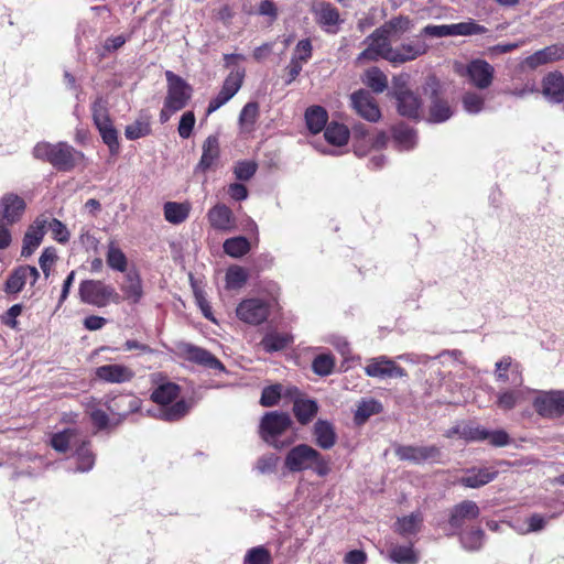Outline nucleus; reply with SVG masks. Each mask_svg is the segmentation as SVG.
Wrapping results in <instances>:
<instances>
[{
	"label": "nucleus",
	"mask_w": 564,
	"mask_h": 564,
	"mask_svg": "<svg viewBox=\"0 0 564 564\" xmlns=\"http://www.w3.org/2000/svg\"><path fill=\"white\" fill-rule=\"evenodd\" d=\"M389 558L397 564H415L417 562V556L411 545L392 546Z\"/></svg>",
	"instance_id": "ea45409f"
},
{
	"label": "nucleus",
	"mask_w": 564,
	"mask_h": 564,
	"mask_svg": "<svg viewBox=\"0 0 564 564\" xmlns=\"http://www.w3.org/2000/svg\"><path fill=\"white\" fill-rule=\"evenodd\" d=\"M376 47L379 50L377 53L372 54V61L383 58L394 66L414 61L424 55L429 50V45L421 40L403 42L394 47L392 45L386 47L384 43L382 45H377Z\"/></svg>",
	"instance_id": "39448f33"
},
{
	"label": "nucleus",
	"mask_w": 564,
	"mask_h": 564,
	"mask_svg": "<svg viewBox=\"0 0 564 564\" xmlns=\"http://www.w3.org/2000/svg\"><path fill=\"white\" fill-rule=\"evenodd\" d=\"M249 250L250 242L242 236L229 238L224 242V251L232 258H240L248 253Z\"/></svg>",
	"instance_id": "a19ab883"
},
{
	"label": "nucleus",
	"mask_w": 564,
	"mask_h": 564,
	"mask_svg": "<svg viewBox=\"0 0 564 564\" xmlns=\"http://www.w3.org/2000/svg\"><path fill=\"white\" fill-rule=\"evenodd\" d=\"M453 115L451 107L446 101L435 99L430 109V120L432 122H443Z\"/></svg>",
	"instance_id": "de8ad7c7"
},
{
	"label": "nucleus",
	"mask_w": 564,
	"mask_h": 564,
	"mask_svg": "<svg viewBox=\"0 0 564 564\" xmlns=\"http://www.w3.org/2000/svg\"><path fill=\"white\" fill-rule=\"evenodd\" d=\"M121 302L127 301L131 304H137L143 296V288L140 275L137 272L130 271L124 275L120 284Z\"/></svg>",
	"instance_id": "5701e85b"
},
{
	"label": "nucleus",
	"mask_w": 564,
	"mask_h": 564,
	"mask_svg": "<svg viewBox=\"0 0 564 564\" xmlns=\"http://www.w3.org/2000/svg\"><path fill=\"white\" fill-rule=\"evenodd\" d=\"M542 93L551 102L560 104L564 100V76L554 72L543 79Z\"/></svg>",
	"instance_id": "393cba45"
},
{
	"label": "nucleus",
	"mask_w": 564,
	"mask_h": 564,
	"mask_svg": "<svg viewBox=\"0 0 564 564\" xmlns=\"http://www.w3.org/2000/svg\"><path fill=\"white\" fill-rule=\"evenodd\" d=\"M466 73L473 85L479 89H485L492 83L495 68L485 59L478 58L468 64Z\"/></svg>",
	"instance_id": "f3484780"
},
{
	"label": "nucleus",
	"mask_w": 564,
	"mask_h": 564,
	"mask_svg": "<svg viewBox=\"0 0 564 564\" xmlns=\"http://www.w3.org/2000/svg\"><path fill=\"white\" fill-rule=\"evenodd\" d=\"M327 112L319 106H313L305 112L307 128L312 133L321 132L327 122Z\"/></svg>",
	"instance_id": "f704fd0d"
},
{
	"label": "nucleus",
	"mask_w": 564,
	"mask_h": 564,
	"mask_svg": "<svg viewBox=\"0 0 564 564\" xmlns=\"http://www.w3.org/2000/svg\"><path fill=\"white\" fill-rule=\"evenodd\" d=\"M538 414L547 419L564 415V391L539 392L533 401Z\"/></svg>",
	"instance_id": "9d476101"
},
{
	"label": "nucleus",
	"mask_w": 564,
	"mask_h": 564,
	"mask_svg": "<svg viewBox=\"0 0 564 564\" xmlns=\"http://www.w3.org/2000/svg\"><path fill=\"white\" fill-rule=\"evenodd\" d=\"M312 53L313 46L311 40L304 39L297 42L293 50L291 61L286 66V72L289 75L288 83L295 80L302 70L303 65L311 59Z\"/></svg>",
	"instance_id": "dca6fc26"
},
{
	"label": "nucleus",
	"mask_w": 564,
	"mask_h": 564,
	"mask_svg": "<svg viewBox=\"0 0 564 564\" xmlns=\"http://www.w3.org/2000/svg\"><path fill=\"white\" fill-rule=\"evenodd\" d=\"M48 229L51 230L53 238L59 243H66L69 240L70 234L67 227L58 219H47Z\"/></svg>",
	"instance_id": "6e6d98bb"
},
{
	"label": "nucleus",
	"mask_w": 564,
	"mask_h": 564,
	"mask_svg": "<svg viewBox=\"0 0 564 564\" xmlns=\"http://www.w3.org/2000/svg\"><path fill=\"white\" fill-rule=\"evenodd\" d=\"M164 217L174 225L185 221L191 212L189 203L167 202L164 204Z\"/></svg>",
	"instance_id": "2f4dec72"
},
{
	"label": "nucleus",
	"mask_w": 564,
	"mask_h": 564,
	"mask_svg": "<svg viewBox=\"0 0 564 564\" xmlns=\"http://www.w3.org/2000/svg\"><path fill=\"white\" fill-rule=\"evenodd\" d=\"M564 58V45L554 44L536 51L524 59V64L530 68H536L541 65L552 63Z\"/></svg>",
	"instance_id": "412c9836"
},
{
	"label": "nucleus",
	"mask_w": 564,
	"mask_h": 564,
	"mask_svg": "<svg viewBox=\"0 0 564 564\" xmlns=\"http://www.w3.org/2000/svg\"><path fill=\"white\" fill-rule=\"evenodd\" d=\"M25 202L17 194L8 193L0 198V220L7 225L18 223L25 210Z\"/></svg>",
	"instance_id": "ddd939ff"
},
{
	"label": "nucleus",
	"mask_w": 564,
	"mask_h": 564,
	"mask_svg": "<svg viewBox=\"0 0 564 564\" xmlns=\"http://www.w3.org/2000/svg\"><path fill=\"white\" fill-rule=\"evenodd\" d=\"M247 281V272L243 268L235 265L226 273V286L228 289H240Z\"/></svg>",
	"instance_id": "09e8293b"
},
{
	"label": "nucleus",
	"mask_w": 564,
	"mask_h": 564,
	"mask_svg": "<svg viewBox=\"0 0 564 564\" xmlns=\"http://www.w3.org/2000/svg\"><path fill=\"white\" fill-rule=\"evenodd\" d=\"M366 373L370 377H401L403 371L399 368L394 361L386 359L383 357L372 359L371 362L366 367Z\"/></svg>",
	"instance_id": "a878e982"
},
{
	"label": "nucleus",
	"mask_w": 564,
	"mask_h": 564,
	"mask_svg": "<svg viewBox=\"0 0 564 564\" xmlns=\"http://www.w3.org/2000/svg\"><path fill=\"white\" fill-rule=\"evenodd\" d=\"M412 28L413 22L408 17L399 15L390 19L365 40L364 43L367 44V47L358 55L357 62L361 63L365 59H373L372 54L379 50L376 47L377 45L384 43V46L388 47L392 45V41L410 32Z\"/></svg>",
	"instance_id": "f257e3e1"
},
{
	"label": "nucleus",
	"mask_w": 564,
	"mask_h": 564,
	"mask_svg": "<svg viewBox=\"0 0 564 564\" xmlns=\"http://www.w3.org/2000/svg\"><path fill=\"white\" fill-rule=\"evenodd\" d=\"M107 101L102 98H97L93 106H91V111H93V119H94V122L95 124H100V123H105L107 121L110 120L109 118V115H108V108H107Z\"/></svg>",
	"instance_id": "13d9d810"
},
{
	"label": "nucleus",
	"mask_w": 564,
	"mask_h": 564,
	"mask_svg": "<svg viewBox=\"0 0 564 564\" xmlns=\"http://www.w3.org/2000/svg\"><path fill=\"white\" fill-rule=\"evenodd\" d=\"M284 465L293 473L313 469L322 477L330 471L328 462L318 451L307 444H300L291 448L285 456Z\"/></svg>",
	"instance_id": "f03ea898"
},
{
	"label": "nucleus",
	"mask_w": 564,
	"mask_h": 564,
	"mask_svg": "<svg viewBox=\"0 0 564 564\" xmlns=\"http://www.w3.org/2000/svg\"><path fill=\"white\" fill-rule=\"evenodd\" d=\"M350 102L354 110L364 119L371 122L380 119V109L369 91L365 89L355 91L350 95Z\"/></svg>",
	"instance_id": "f8f14e48"
},
{
	"label": "nucleus",
	"mask_w": 564,
	"mask_h": 564,
	"mask_svg": "<svg viewBox=\"0 0 564 564\" xmlns=\"http://www.w3.org/2000/svg\"><path fill=\"white\" fill-rule=\"evenodd\" d=\"M335 361L332 355H317L313 360L312 367L316 375L328 376L332 373Z\"/></svg>",
	"instance_id": "864d4df0"
},
{
	"label": "nucleus",
	"mask_w": 564,
	"mask_h": 564,
	"mask_svg": "<svg viewBox=\"0 0 564 564\" xmlns=\"http://www.w3.org/2000/svg\"><path fill=\"white\" fill-rule=\"evenodd\" d=\"M236 314L240 321L258 325L268 318L269 304L260 299H248L237 306Z\"/></svg>",
	"instance_id": "9b49d317"
},
{
	"label": "nucleus",
	"mask_w": 564,
	"mask_h": 564,
	"mask_svg": "<svg viewBox=\"0 0 564 564\" xmlns=\"http://www.w3.org/2000/svg\"><path fill=\"white\" fill-rule=\"evenodd\" d=\"M484 531L480 529L471 530L462 536V543L465 549L475 551L482 544Z\"/></svg>",
	"instance_id": "052dcab7"
},
{
	"label": "nucleus",
	"mask_w": 564,
	"mask_h": 564,
	"mask_svg": "<svg viewBox=\"0 0 564 564\" xmlns=\"http://www.w3.org/2000/svg\"><path fill=\"white\" fill-rule=\"evenodd\" d=\"M325 139L334 145H344L349 138V131L344 124L329 123L325 129Z\"/></svg>",
	"instance_id": "37998d69"
},
{
	"label": "nucleus",
	"mask_w": 564,
	"mask_h": 564,
	"mask_svg": "<svg viewBox=\"0 0 564 564\" xmlns=\"http://www.w3.org/2000/svg\"><path fill=\"white\" fill-rule=\"evenodd\" d=\"M311 11L316 23L326 32H336V28L340 23V15L333 4L325 1H315L312 4Z\"/></svg>",
	"instance_id": "4468645a"
},
{
	"label": "nucleus",
	"mask_w": 564,
	"mask_h": 564,
	"mask_svg": "<svg viewBox=\"0 0 564 564\" xmlns=\"http://www.w3.org/2000/svg\"><path fill=\"white\" fill-rule=\"evenodd\" d=\"M293 336L288 333L269 332L261 340L262 348L268 352L285 350L291 347Z\"/></svg>",
	"instance_id": "c756f323"
},
{
	"label": "nucleus",
	"mask_w": 564,
	"mask_h": 564,
	"mask_svg": "<svg viewBox=\"0 0 564 564\" xmlns=\"http://www.w3.org/2000/svg\"><path fill=\"white\" fill-rule=\"evenodd\" d=\"M188 360L198 366L224 371V365L214 355H188Z\"/></svg>",
	"instance_id": "bf43d9fd"
},
{
	"label": "nucleus",
	"mask_w": 564,
	"mask_h": 564,
	"mask_svg": "<svg viewBox=\"0 0 564 564\" xmlns=\"http://www.w3.org/2000/svg\"><path fill=\"white\" fill-rule=\"evenodd\" d=\"M315 443L323 449H330L337 441L334 425L326 420H318L313 427Z\"/></svg>",
	"instance_id": "bb28decb"
},
{
	"label": "nucleus",
	"mask_w": 564,
	"mask_h": 564,
	"mask_svg": "<svg viewBox=\"0 0 564 564\" xmlns=\"http://www.w3.org/2000/svg\"><path fill=\"white\" fill-rule=\"evenodd\" d=\"M23 273V268L19 267L8 278L6 283V291L8 293H18L23 289V286L26 284L25 275Z\"/></svg>",
	"instance_id": "4d7b16f0"
},
{
	"label": "nucleus",
	"mask_w": 564,
	"mask_h": 564,
	"mask_svg": "<svg viewBox=\"0 0 564 564\" xmlns=\"http://www.w3.org/2000/svg\"><path fill=\"white\" fill-rule=\"evenodd\" d=\"M96 377L105 382L109 383H122L130 381L134 372L127 366L111 364L98 367L95 371Z\"/></svg>",
	"instance_id": "aec40b11"
},
{
	"label": "nucleus",
	"mask_w": 564,
	"mask_h": 564,
	"mask_svg": "<svg viewBox=\"0 0 564 564\" xmlns=\"http://www.w3.org/2000/svg\"><path fill=\"white\" fill-rule=\"evenodd\" d=\"M382 411V404L375 399H362L355 412V421L358 424L365 423L371 415Z\"/></svg>",
	"instance_id": "c9c22d12"
},
{
	"label": "nucleus",
	"mask_w": 564,
	"mask_h": 564,
	"mask_svg": "<svg viewBox=\"0 0 564 564\" xmlns=\"http://www.w3.org/2000/svg\"><path fill=\"white\" fill-rule=\"evenodd\" d=\"M195 124V116L192 111L184 112L178 123V134L183 139L191 137Z\"/></svg>",
	"instance_id": "69168bd1"
},
{
	"label": "nucleus",
	"mask_w": 564,
	"mask_h": 564,
	"mask_svg": "<svg viewBox=\"0 0 564 564\" xmlns=\"http://www.w3.org/2000/svg\"><path fill=\"white\" fill-rule=\"evenodd\" d=\"M362 83L377 94L383 93L388 87V78L378 67L368 68L362 76Z\"/></svg>",
	"instance_id": "72a5a7b5"
},
{
	"label": "nucleus",
	"mask_w": 564,
	"mask_h": 564,
	"mask_svg": "<svg viewBox=\"0 0 564 564\" xmlns=\"http://www.w3.org/2000/svg\"><path fill=\"white\" fill-rule=\"evenodd\" d=\"M480 511L475 501L464 500L451 509L449 524L454 528H460L466 520L476 519Z\"/></svg>",
	"instance_id": "b1692460"
},
{
	"label": "nucleus",
	"mask_w": 564,
	"mask_h": 564,
	"mask_svg": "<svg viewBox=\"0 0 564 564\" xmlns=\"http://www.w3.org/2000/svg\"><path fill=\"white\" fill-rule=\"evenodd\" d=\"M497 474L496 470L488 468H471L467 470L466 475L458 482L467 488H479L492 481Z\"/></svg>",
	"instance_id": "cd10ccee"
},
{
	"label": "nucleus",
	"mask_w": 564,
	"mask_h": 564,
	"mask_svg": "<svg viewBox=\"0 0 564 564\" xmlns=\"http://www.w3.org/2000/svg\"><path fill=\"white\" fill-rule=\"evenodd\" d=\"M423 523V514L420 511L399 518L395 522V531L402 535L415 534Z\"/></svg>",
	"instance_id": "473e14b6"
},
{
	"label": "nucleus",
	"mask_w": 564,
	"mask_h": 564,
	"mask_svg": "<svg viewBox=\"0 0 564 564\" xmlns=\"http://www.w3.org/2000/svg\"><path fill=\"white\" fill-rule=\"evenodd\" d=\"M165 77L167 80V94L164 101L169 107L182 110L192 96V88L183 78L171 70L165 72Z\"/></svg>",
	"instance_id": "6e6552de"
},
{
	"label": "nucleus",
	"mask_w": 564,
	"mask_h": 564,
	"mask_svg": "<svg viewBox=\"0 0 564 564\" xmlns=\"http://www.w3.org/2000/svg\"><path fill=\"white\" fill-rule=\"evenodd\" d=\"M453 36H473V35H481L488 32V29L479 23H477L474 19H467L466 21L459 23H453Z\"/></svg>",
	"instance_id": "58836bf2"
},
{
	"label": "nucleus",
	"mask_w": 564,
	"mask_h": 564,
	"mask_svg": "<svg viewBox=\"0 0 564 564\" xmlns=\"http://www.w3.org/2000/svg\"><path fill=\"white\" fill-rule=\"evenodd\" d=\"M150 121L148 118L142 117L126 127L124 135L128 140H137L150 134Z\"/></svg>",
	"instance_id": "a18cd8bd"
},
{
	"label": "nucleus",
	"mask_w": 564,
	"mask_h": 564,
	"mask_svg": "<svg viewBox=\"0 0 564 564\" xmlns=\"http://www.w3.org/2000/svg\"><path fill=\"white\" fill-rule=\"evenodd\" d=\"M207 219L209 225L218 231L230 232L237 227L231 209L225 204H217L212 207L207 213Z\"/></svg>",
	"instance_id": "6ab92c4d"
},
{
	"label": "nucleus",
	"mask_w": 564,
	"mask_h": 564,
	"mask_svg": "<svg viewBox=\"0 0 564 564\" xmlns=\"http://www.w3.org/2000/svg\"><path fill=\"white\" fill-rule=\"evenodd\" d=\"M528 389L506 390L498 394L497 405L502 410L513 409L525 398Z\"/></svg>",
	"instance_id": "79ce46f5"
},
{
	"label": "nucleus",
	"mask_w": 564,
	"mask_h": 564,
	"mask_svg": "<svg viewBox=\"0 0 564 564\" xmlns=\"http://www.w3.org/2000/svg\"><path fill=\"white\" fill-rule=\"evenodd\" d=\"M282 397V386L276 383L265 387L262 390L260 404L265 408L274 406Z\"/></svg>",
	"instance_id": "3c124183"
},
{
	"label": "nucleus",
	"mask_w": 564,
	"mask_h": 564,
	"mask_svg": "<svg viewBox=\"0 0 564 564\" xmlns=\"http://www.w3.org/2000/svg\"><path fill=\"white\" fill-rule=\"evenodd\" d=\"M104 142L109 147L110 151L118 149V134L112 126L111 120L96 126Z\"/></svg>",
	"instance_id": "8fccbe9b"
},
{
	"label": "nucleus",
	"mask_w": 564,
	"mask_h": 564,
	"mask_svg": "<svg viewBox=\"0 0 564 564\" xmlns=\"http://www.w3.org/2000/svg\"><path fill=\"white\" fill-rule=\"evenodd\" d=\"M487 430L482 426L466 425L462 427L460 437L467 442L486 441Z\"/></svg>",
	"instance_id": "e2e57ef3"
},
{
	"label": "nucleus",
	"mask_w": 564,
	"mask_h": 564,
	"mask_svg": "<svg viewBox=\"0 0 564 564\" xmlns=\"http://www.w3.org/2000/svg\"><path fill=\"white\" fill-rule=\"evenodd\" d=\"M421 34L429 35L432 37L453 36V29H452V24H442V25L429 24L422 29Z\"/></svg>",
	"instance_id": "338daca9"
},
{
	"label": "nucleus",
	"mask_w": 564,
	"mask_h": 564,
	"mask_svg": "<svg viewBox=\"0 0 564 564\" xmlns=\"http://www.w3.org/2000/svg\"><path fill=\"white\" fill-rule=\"evenodd\" d=\"M79 296L84 303L97 307L121 303V295L111 285L99 280L83 281L79 285Z\"/></svg>",
	"instance_id": "423d86ee"
},
{
	"label": "nucleus",
	"mask_w": 564,
	"mask_h": 564,
	"mask_svg": "<svg viewBox=\"0 0 564 564\" xmlns=\"http://www.w3.org/2000/svg\"><path fill=\"white\" fill-rule=\"evenodd\" d=\"M180 392L177 384L165 382L160 384L151 394L152 400L158 404H169L174 401Z\"/></svg>",
	"instance_id": "e433bc0d"
},
{
	"label": "nucleus",
	"mask_w": 564,
	"mask_h": 564,
	"mask_svg": "<svg viewBox=\"0 0 564 564\" xmlns=\"http://www.w3.org/2000/svg\"><path fill=\"white\" fill-rule=\"evenodd\" d=\"M464 109L469 113H477L482 109L484 99L475 93H468L463 99Z\"/></svg>",
	"instance_id": "774afa93"
},
{
	"label": "nucleus",
	"mask_w": 564,
	"mask_h": 564,
	"mask_svg": "<svg viewBox=\"0 0 564 564\" xmlns=\"http://www.w3.org/2000/svg\"><path fill=\"white\" fill-rule=\"evenodd\" d=\"M46 225L47 218L41 215L29 226L23 238L22 257L29 258L37 249L45 235Z\"/></svg>",
	"instance_id": "2eb2a0df"
},
{
	"label": "nucleus",
	"mask_w": 564,
	"mask_h": 564,
	"mask_svg": "<svg viewBox=\"0 0 564 564\" xmlns=\"http://www.w3.org/2000/svg\"><path fill=\"white\" fill-rule=\"evenodd\" d=\"M34 156L46 160L62 171L72 170L83 158L82 153L66 143H39L33 150Z\"/></svg>",
	"instance_id": "20e7f679"
},
{
	"label": "nucleus",
	"mask_w": 564,
	"mask_h": 564,
	"mask_svg": "<svg viewBox=\"0 0 564 564\" xmlns=\"http://www.w3.org/2000/svg\"><path fill=\"white\" fill-rule=\"evenodd\" d=\"M245 68L231 69L229 75L226 77L218 95L209 101L207 107L208 115L218 110L239 91L245 78Z\"/></svg>",
	"instance_id": "1a4fd4ad"
},
{
	"label": "nucleus",
	"mask_w": 564,
	"mask_h": 564,
	"mask_svg": "<svg viewBox=\"0 0 564 564\" xmlns=\"http://www.w3.org/2000/svg\"><path fill=\"white\" fill-rule=\"evenodd\" d=\"M259 113V107L256 102H248L240 112V124L245 130H250L256 122Z\"/></svg>",
	"instance_id": "5fc2aeb1"
},
{
	"label": "nucleus",
	"mask_w": 564,
	"mask_h": 564,
	"mask_svg": "<svg viewBox=\"0 0 564 564\" xmlns=\"http://www.w3.org/2000/svg\"><path fill=\"white\" fill-rule=\"evenodd\" d=\"M257 171V164L252 161H241L235 166L234 173L240 181H248Z\"/></svg>",
	"instance_id": "0e129e2a"
},
{
	"label": "nucleus",
	"mask_w": 564,
	"mask_h": 564,
	"mask_svg": "<svg viewBox=\"0 0 564 564\" xmlns=\"http://www.w3.org/2000/svg\"><path fill=\"white\" fill-rule=\"evenodd\" d=\"M496 376L499 381L521 387L523 383L520 366L514 364L510 357L503 358L496 364Z\"/></svg>",
	"instance_id": "4be33fe9"
},
{
	"label": "nucleus",
	"mask_w": 564,
	"mask_h": 564,
	"mask_svg": "<svg viewBox=\"0 0 564 564\" xmlns=\"http://www.w3.org/2000/svg\"><path fill=\"white\" fill-rule=\"evenodd\" d=\"M293 412L296 420L302 424H308L318 412V404L315 400L297 398L293 403Z\"/></svg>",
	"instance_id": "7c9ffc66"
},
{
	"label": "nucleus",
	"mask_w": 564,
	"mask_h": 564,
	"mask_svg": "<svg viewBox=\"0 0 564 564\" xmlns=\"http://www.w3.org/2000/svg\"><path fill=\"white\" fill-rule=\"evenodd\" d=\"M188 411V405L185 401H177L172 406L162 410V417L166 421H176L184 416Z\"/></svg>",
	"instance_id": "680f3d73"
},
{
	"label": "nucleus",
	"mask_w": 564,
	"mask_h": 564,
	"mask_svg": "<svg viewBox=\"0 0 564 564\" xmlns=\"http://www.w3.org/2000/svg\"><path fill=\"white\" fill-rule=\"evenodd\" d=\"M292 424V419L288 413L278 411L268 412L262 416L260 422V436L272 447L282 449L290 446L295 440L294 436H290L284 441L280 440V436L290 430Z\"/></svg>",
	"instance_id": "7ed1b4c3"
},
{
	"label": "nucleus",
	"mask_w": 564,
	"mask_h": 564,
	"mask_svg": "<svg viewBox=\"0 0 564 564\" xmlns=\"http://www.w3.org/2000/svg\"><path fill=\"white\" fill-rule=\"evenodd\" d=\"M393 95L398 100V111L409 118H416L421 109V100L406 87V77L393 78Z\"/></svg>",
	"instance_id": "0eeeda50"
},
{
	"label": "nucleus",
	"mask_w": 564,
	"mask_h": 564,
	"mask_svg": "<svg viewBox=\"0 0 564 564\" xmlns=\"http://www.w3.org/2000/svg\"><path fill=\"white\" fill-rule=\"evenodd\" d=\"M394 141L405 150L412 149L416 144V135L414 131L404 126H397L393 130Z\"/></svg>",
	"instance_id": "c03bdc74"
},
{
	"label": "nucleus",
	"mask_w": 564,
	"mask_h": 564,
	"mask_svg": "<svg viewBox=\"0 0 564 564\" xmlns=\"http://www.w3.org/2000/svg\"><path fill=\"white\" fill-rule=\"evenodd\" d=\"M440 448L431 446H398L395 448V455L401 460H409L414 464H422L430 459H435L440 456Z\"/></svg>",
	"instance_id": "a211bd4d"
},
{
	"label": "nucleus",
	"mask_w": 564,
	"mask_h": 564,
	"mask_svg": "<svg viewBox=\"0 0 564 564\" xmlns=\"http://www.w3.org/2000/svg\"><path fill=\"white\" fill-rule=\"evenodd\" d=\"M107 264L116 271L126 272L128 260L122 250L116 245L113 240L108 243Z\"/></svg>",
	"instance_id": "4c0bfd02"
},
{
	"label": "nucleus",
	"mask_w": 564,
	"mask_h": 564,
	"mask_svg": "<svg viewBox=\"0 0 564 564\" xmlns=\"http://www.w3.org/2000/svg\"><path fill=\"white\" fill-rule=\"evenodd\" d=\"M219 140L216 135H209L203 143L202 158L197 164V170L203 172L210 169L219 158Z\"/></svg>",
	"instance_id": "c85d7f7f"
},
{
	"label": "nucleus",
	"mask_w": 564,
	"mask_h": 564,
	"mask_svg": "<svg viewBox=\"0 0 564 564\" xmlns=\"http://www.w3.org/2000/svg\"><path fill=\"white\" fill-rule=\"evenodd\" d=\"M86 412L89 415L93 423L98 429H104L108 424V415L105 411L99 408V403L91 398L86 402Z\"/></svg>",
	"instance_id": "49530a36"
},
{
	"label": "nucleus",
	"mask_w": 564,
	"mask_h": 564,
	"mask_svg": "<svg viewBox=\"0 0 564 564\" xmlns=\"http://www.w3.org/2000/svg\"><path fill=\"white\" fill-rule=\"evenodd\" d=\"M270 552L263 546L250 549L245 556V564H271Z\"/></svg>",
	"instance_id": "603ef678"
}]
</instances>
